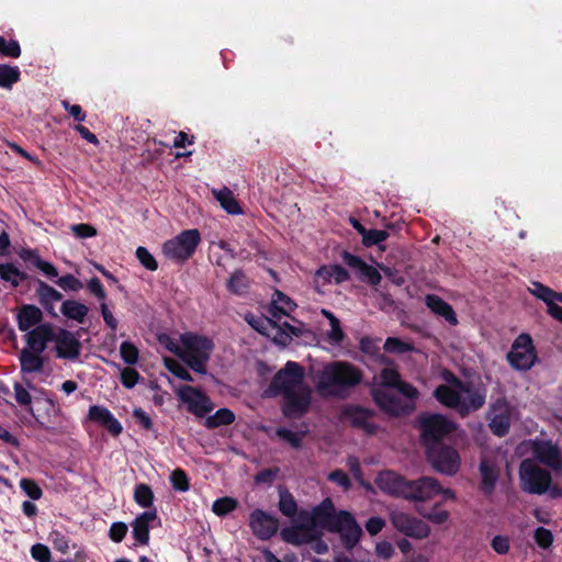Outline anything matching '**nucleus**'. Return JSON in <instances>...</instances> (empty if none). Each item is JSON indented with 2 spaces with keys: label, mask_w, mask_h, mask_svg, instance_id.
Segmentation results:
<instances>
[{
  "label": "nucleus",
  "mask_w": 562,
  "mask_h": 562,
  "mask_svg": "<svg viewBox=\"0 0 562 562\" xmlns=\"http://www.w3.org/2000/svg\"><path fill=\"white\" fill-rule=\"evenodd\" d=\"M172 487L179 492H187L190 487L189 477L182 469H176L170 474Z\"/></svg>",
  "instance_id": "51"
},
{
  "label": "nucleus",
  "mask_w": 562,
  "mask_h": 562,
  "mask_svg": "<svg viewBox=\"0 0 562 562\" xmlns=\"http://www.w3.org/2000/svg\"><path fill=\"white\" fill-rule=\"evenodd\" d=\"M56 357L67 360H77L81 351V342L74 333L59 328L54 334Z\"/></svg>",
  "instance_id": "17"
},
{
  "label": "nucleus",
  "mask_w": 562,
  "mask_h": 562,
  "mask_svg": "<svg viewBox=\"0 0 562 562\" xmlns=\"http://www.w3.org/2000/svg\"><path fill=\"white\" fill-rule=\"evenodd\" d=\"M461 393L452 386L440 384L435 389L434 397L443 406L456 409L461 417L481 409L486 402L487 390L483 383H479L476 389H470L465 397Z\"/></svg>",
  "instance_id": "4"
},
{
  "label": "nucleus",
  "mask_w": 562,
  "mask_h": 562,
  "mask_svg": "<svg viewBox=\"0 0 562 562\" xmlns=\"http://www.w3.org/2000/svg\"><path fill=\"white\" fill-rule=\"evenodd\" d=\"M60 312L64 316L78 323H83L89 308L83 303L75 300L64 301L60 306Z\"/></svg>",
  "instance_id": "36"
},
{
  "label": "nucleus",
  "mask_w": 562,
  "mask_h": 562,
  "mask_svg": "<svg viewBox=\"0 0 562 562\" xmlns=\"http://www.w3.org/2000/svg\"><path fill=\"white\" fill-rule=\"evenodd\" d=\"M396 389L406 400L414 401L419 396V391L411 383L403 381L395 366L389 360V390Z\"/></svg>",
  "instance_id": "26"
},
{
  "label": "nucleus",
  "mask_w": 562,
  "mask_h": 562,
  "mask_svg": "<svg viewBox=\"0 0 562 562\" xmlns=\"http://www.w3.org/2000/svg\"><path fill=\"white\" fill-rule=\"evenodd\" d=\"M136 257L139 260L140 265L145 267L149 271H156L158 268V263L154 256L148 251L146 247L139 246L136 249Z\"/></svg>",
  "instance_id": "55"
},
{
  "label": "nucleus",
  "mask_w": 562,
  "mask_h": 562,
  "mask_svg": "<svg viewBox=\"0 0 562 562\" xmlns=\"http://www.w3.org/2000/svg\"><path fill=\"white\" fill-rule=\"evenodd\" d=\"M166 368L177 378L187 381L192 382L193 378L190 374V372L179 362H177L173 359H165Z\"/></svg>",
  "instance_id": "53"
},
{
  "label": "nucleus",
  "mask_w": 562,
  "mask_h": 562,
  "mask_svg": "<svg viewBox=\"0 0 562 562\" xmlns=\"http://www.w3.org/2000/svg\"><path fill=\"white\" fill-rule=\"evenodd\" d=\"M20 487L30 498L34 501L40 499L42 497V488L34 480L22 479L20 481Z\"/></svg>",
  "instance_id": "57"
},
{
  "label": "nucleus",
  "mask_w": 562,
  "mask_h": 562,
  "mask_svg": "<svg viewBox=\"0 0 562 562\" xmlns=\"http://www.w3.org/2000/svg\"><path fill=\"white\" fill-rule=\"evenodd\" d=\"M520 487L533 495H543L552 483L551 473L531 460H524L519 467Z\"/></svg>",
  "instance_id": "9"
},
{
  "label": "nucleus",
  "mask_w": 562,
  "mask_h": 562,
  "mask_svg": "<svg viewBox=\"0 0 562 562\" xmlns=\"http://www.w3.org/2000/svg\"><path fill=\"white\" fill-rule=\"evenodd\" d=\"M31 555L34 560L38 562H49L50 561V551L47 546L42 543H36L31 548Z\"/></svg>",
  "instance_id": "64"
},
{
  "label": "nucleus",
  "mask_w": 562,
  "mask_h": 562,
  "mask_svg": "<svg viewBox=\"0 0 562 562\" xmlns=\"http://www.w3.org/2000/svg\"><path fill=\"white\" fill-rule=\"evenodd\" d=\"M0 56L19 58L21 56V47L15 40H5L0 36Z\"/></svg>",
  "instance_id": "49"
},
{
  "label": "nucleus",
  "mask_w": 562,
  "mask_h": 562,
  "mask_svg": "<svg viewBox=\"0 0 562 562\" xmlns=\"http://www.w3.org/2000/svg\"><path fill=\"white\" fill-rule=\"evenodd\" d=\"M300 519L299 525L281 529L280 536L284 542L299 546L310 543L317 538V535L313 533L306 521L303 518Z\"/></svg>",
  "instance_id": "22"
},
{
  "label": "nucleus",
  "mask_w": 562,
  "mask_h": 562,
  "mask_svg": "<svg viewBox=\"0 0 562 562\" xmlns=\"http://www.w3.org/2000/svg\"><path fill=\"white\" fill-rule=\"evenodd\" d=\"M226 286L231 293L235 295H244L250 288V280L243 270L238 269L231 274Z\"/></svg>",
  "instance_id": "37"
},
{
  "label": "nucleus",
  "mask_w": 562,
  "mask_h": 562,
  "mask_svg": "<svg viewBox=\"0 0 562 562\" xmlns=\"http://www.w3.org/2000/svg\"><path fill=\"white\" fill-rule=\"evenodd\" d=\"M134 499L140 507H150L154 502V493L150 486L144 483L137 484L134 490Z\"/></svg>",
  "instance_id": "45"
},
{
  "label": "nucleus",
  "mask_w": 562,
  "mask_h": 562,
  "mask_svg": "<svg viewBox=\"0 0 562 562\" xmlns=\"http://www.w3.org/2000/svg\"><path fill=\"white\" fill-rule=\"evenodd\" d=\"M419 429L423 445L426 447L441 443L457 429V425L441 414H428L419 417Z\"/></svg>",
  "instance_id": "8"
},
{
  "label": "nucleus",
  "mask_w": 562,
  "mask_h": 562,
  "mask_svg": "<svg viewBox=\"0 0 562 562\" xmlns=\"http://www.w3.org/2000/svg\"><path fill=\"white\" fill-rule=\"evenodd\" d=\"M249 527L258 539L269 540L277 533L279 520L262 509H255L249 516Z\"/></svg>",
  "instance_id": "16"
},
{
  "label": "nucleus",
  "mask_w": 562,
  "mask_h": 562,
  "mask_svg": "<svg viewBox=\"0 0 562 562\" xmlns=\"http://www.w3.org/2000/svg\"><path fill=\"white\" fill-rule=\"evenodd\" d=\"M37 403H42L43 407L37 409V413L34 411L32 406L27 408V412L32 415L34 418V425L44 430H50L53 427L50 426L53 424V417H55L59 411L56 402L52 398L46 396L41 401L38 397L36 398Z\"/></svg>",
  "instance_id": "21"
},
{
  "label": "nucleus",
  "mask_w": 562,
  "mask_h": 562,
  "mask_svg": "<svg viewBox=\"0 0 562 562\" xmlns=\"http://www.w3.org/2000/svg\"><path fill=\"white\" fill-rule=\"evenodd\" d=\"M537 459L553 470H562V460L560 450L550 442H544L536 448Z\"/></svg>",
  "instance_id": "29"
},
{
  "label": "nucleus",
  "mask_w": 562,
  "mask_h": 562,
  "mask_svg": "<svg viewBox=\"0 0 562 562\" xmlns=\"http://www.w3.org/2000/svg\"><path fill=\"white\" fill-rule=\"evenodd\" d=\"M533 539L541 549H549L553 543V533L544 527L536 528Z\"/></svg>",
  "instance_id": "56"
},
{
  "label": "nucleus",
  "mask_w": 562,
  "mask_h": 562,
  "mask_svg": "<svg viewBox=\"0 0 562 562\" xmlns=\"http://www.w3.org/2000/svg\"><path fill=\"white\" fill-rule=\"evenodd\" d=\"M530 293L537 299L543 301L547 305L554 301L555 296V291L542 284L541 282H532Z\"/></svg>",
  "instance_id": "48"
},
{
  "label": "nucleus",
  "mask_w": 562,
  "mask_h": 562,
  "mask_svg": "<svg viewBox=\"0 0 562 562\" xmlns=\"http://www.w3.org/2000/svg\"><path fill=\"white\" fill-rule=\"evenodd\" d=\"M88 418L104 427L113 437L120 436L123 431L121 423L113 416L110 409L104 406H90L88 411Z\"/></svg>",
  "instance_id": "20"
},
{
  "label": "nucleus",
  "mask_w": 562,
  "mask_h": 562,
  "mask_svg": "<svg viewBox=\"0 0 562 562\" xmlns=\"http://www.w3.org/2000/svg\"><path fill=\"white\" fill-rule=\"evenodd\" d=\"M36 295L40 303L44 308L53 316H56L54 312V302H58L63 299V294L53 286L48 285L42 280H37Z\"/></svg>",
  "instance_id": "30"
},
{
  "label": "nucleus",
  "mask_w": 562,
  "mask_h": 562,
  "mask_svg": "<svg viewBox=\"0 0 562 562\" xmlns=\"http://www.w3.org/2000/svg\"><path fill=\"white\" fill-rule=\"evenodd\" d=\"M237 506V502L231 497H222L216 499L212 505V510L217 516H224L233 512Z\"/></svg>",
  "instance_id": "52"
},
{
  "label": "nucleus",
  "mask_w": 562,
  "mask_h": 562,
  "mask_svg": "<svg viewBox=\"0 0 562 562\" xmlns=\"http://www.w3.org/2000/svg\"><path fill=\"white\" fill-rule=\"evenodd\" d=\"M506 357L509 364L516 370L527 371L531 369L537 360V353L530 335L520 334L514 340Z\"/></svg>",
  "instance_id": "12"
},
{
  "label": "nucleus",
  "mask_w": 562,
  "mask_h": 562,
  "mask_svg": "<svg viewBox=\"0 0 562 562\" xmlns=\"http://www.w3.org/2000/svg\"><path fill=\"white\" fill-rule=\"evenodd\" d=\"M481 475L480 490L484 495H492L499 477V470L487 459H482L479 465Z\"/></svg>",
  "instance_id": "24"
},
{
  "label": "nucleus",
  "mask_w": 562,
  "mask_h": 562,
  "mask_svg": "<svg viewBox=\"0 0 562 562\" xmlns=\"http://www.w3.org/2000/svg\"><path fill=\"white\" fill-rule=\"evenodd\" d=\"M245 319L247 323L258 333L261 335L270 336L268 330L270 329V326H272V321L274 318H268V317H256L254 315H246Z\"/></svg>",
  "instance_id": "50"
},
{
  "label": "nucleus",
  "mask_w": 562,
  "mask_h": 562,
  "mask_svg": "<svg viewBox=\"0 0 562 562\" xmlns=\"http://www.w3.org/2000/svg\"><path fill=\"white\" fill-rule=\"evenodd\" d=\"M311 404V391L307 386L300 391L283 395L282 413L289 418L301 417L307 412Z\"/></svg>",
  "instance_id": "18"
},
{
  "label": "nucleus",
  "mask_w": 562,
  "mask_h": 562,
  "mask_svg": "<svg viewBox=\"0 0 562 562\" xmlns=\"http://www.w3.org/2000/svg\"><path fill=\"white\" fill-rule=\"evenodd\" d=\"M381 342V339L374 340L366 337L360 340V348L372 360H375L383 364V367L380 370L379 378L375 376L374 382L372 383L371 395L375 404L382 411H386V363L384 355L380 352Z\"/></svg>",
  "instance_id": "7"
},
{
  "label": "nucleus",
  "mask_w": 562,
  "mask_h": 562,
  "mask_svg": "<svg viewBox=\"0 0 562 562\" xmlns=\"http://www.w3.org/2000/svg\"><path fill=\"white\" fill-rule=\"evenodd\" d=\"M426 457L431 467L440 473L454 475L461 465V458L458 450L445 442L428 446Z\"/></svg>",
  "instance_id": "10"
},
{
  "label": "nucleus",
  "mask_w": 562,
  "mask_h": 562,
  "mask_svg": "<svg viewBox=\"0 0 562 562\" xmlns=\"http://www.w3.org/2000/svg\"><path fill=\"white\" fill-rule=\"evenodd\" d=\"M416 408V402L400 398L389 394V417L411 415Z\"/></svg>",
  "instance_id": "35"
},
{
  "label": "nucleus",
  "mask_w": 562,
  "mask_h": 562,
  "mask_svg": "<svg viewBox=\"0 0 562 562\" xmlns=\"http://www.w3.org/2000/svg\"><path fill=\"white\" fill-rule=\"evenodd\" d=\"M270 328L276 330V334L272 338L274 344L286 347L291 342V335L285 331L282 326L278 325L276 321H272V326H270Z\"/></svg>",
  "instance_id": "60"
},
{
  "label": "nucleus",
  "mask_w": 562,
  "mask_h": 562,
  "mask_svg": "<svg viewBox=\"0 0 562 562\" xmlns=\"http://www.w3.org/2000/svg\"><path fill=\"white\" fill-rule=\"evenodd\" d=\"M235 414L229 408H220L213 415L206 417L204 426L207 429H214L221 426L233 424Z\"/></svg>",
  "instance_id": "41"
},
{
  "label": "nucleus",
  "mask_w": 562,
  "mask_h": 562,
  "mask_svg": "<svg viewBox=\"0 0 562 562\" xmlns=\"http://www.w3.org/2000/svg\"><path fill=\"white\" fill-rule=\"evenodd\" d=\"M29 348H24L20 353V366L22 373H40L44 368V359Z\"/></svg>",
  "instance_id": "33"
},
{
  "label": "nucleus",
  "mask_w": 562,
  "mask_h": 562,
  "mask_svg": "<svg viewBox=\"0 0 562 562\" xmlns=\"http://www.w3.org/2000/svg\"><path fill=\"white\" fill-rule=\"evenodd\" d=\"M417 512L434 524L440 525L448 520L449 512L440 507V503H436L432 507H427L424 503L417 505Z\"/></svg>",
  "instance_id": "39"
},
{
  "label": "nucleus",
  "mask_w": 562,
  "mask_h": 562,
  "mask_svg": "<svg viewBox=\"0 0 562 562\" xmlns=\"http://www.w3.org/2000/svg\"><path fill=\"white\" fill-rule=\"evenodd\" d=\"M426 306L436 315L441 316L450 325L458 324L457 314L452 306L436 294H427L425 297Z\"/></svg>",
  "instance_id": "27"
},
{
  "label": "nucleus",
  "mask_w": 562,
  "mask_h": 562,
  "mask_svg": "<svg viewBox=\"0 0 562 562\" xmlns=\"http://www.w3.org/2000/svg\"><path fill=\"white\" fill-rule=\"evenodd\" d=\"M200 241L199 229H186L162 244V254L177 263H183L193 256Z\"/></svg>",
  "instance_id": "6"
},
{
  "label": "nucleus",
  "mask_w": 562,
  "mask_h": 562,
  "mask_svg": "<svg viewBox=\"0 0 562 562\" xmlns=\"http://www.w3.org/2000/svg\"><path fill=\"white\" fill-rule=\"evenodd\" d=\"M14 389V397L19 405L21 406H27V408L31 406L32 403V396L27 389H25L21 383L15 382L13 385Z\"/></svg>",
  "instance_id": "61"
},
{
  "label": "nucleus",
  "mask_w": 562,
  "mask_h": 562,
  "mask_svg": "<svg viewBox=\"0 0 562 562\" xmlns=\"http://www.w3.org/2000/svg\"><path fill=\"white\" fill-rule=\"evenodd\" d=\"M414 344L411 341H405L400 338L389 337V353H406L414 351Z\"/></svg>",
  "instance_id": "54"
},
{
  "label": "nucleus",
  "mask_w": 562,
  "mask_h": 562,
  "mask_svg": "<svg viewBox=\"0 0 562 562\" xmlns=\"http://www.w3.org/2000/svg\"><path fill=\"white\" fill-rule=\"evenodd\" d=\"M300 518L306 521L317 538L322 535L321 530L339 533L341 543L347 550L352 549L362 535V529L355 517L346 510L337 513L333 501L328 497L315 506L311 513H301Z\"/></svg>",
  "instance_id": "1"
},
{
  "label": "nucleus",
  "mask_w": 562,
  "mask_h": 562,
  "mask_svg": "<svg viewBox=\"0 0 562 562\" xmlns=\"http://www.w3.org/2000/svg\"><path fill=\"white\" fill-rule=\"evenodd\" d=\"M303 380V367L296 362L288 361L285 366L274 374L269 389L273 394L285 395L305 387Z\"/></svg>",
  "instance_id": "11"
},
{
  "label": "nucleus",
  "mask_w": 562,
  "mask_h": 562,
  "mask_svg": "<svg viewBox=\"0 0 562 562\" xmlns=\"http://www.w3.org/2000/svg\"><path fill=\"white\" fill-rule=\"evenodd\" d=\"M0 278L11 283L13 288H16L22 281L27 279V274L13 263H0Z\"/></svg>",
  "instance_id": "43"
},
{
  "label": "nucleus",
  "mask_w": 562,
  "mask_h": 562,
  "mask_svg": "<svg viewBox=\"0 0 562 562\" xmlns=\"http://www.w3.org/2000/svg\"><path fill=\"white\" fill-rule=\"evenodd\" d=\"M138 379H139V373L135 369L124 368L121 371V383L126 389H133L136 385V383L138 382Z\"/></svg>",
  "instance_id": "62"
},
{
  "label": "nucleus",
  "mask_w": 562,
  "mask_h": 562,
  "mask_svg": "<svg viewBox=\"0 0 562 562\" xmlns=\"http://www.w3.org/2000/svg\"><path fill=\"white\" fill-rule=\"evenodd\" d=\"M389 495L403 497L416 503H425L437 495L442 499H454L452 490H443L439 482L430 476H422L417 480H407L404 476L389 470Z\"/></svg>",
  "instance_id": "3"
},
{
  "label": "nucleus",
  "mask_w": 562,
  "mask_h": 562,
  "mask_svg": "<svg viewBox=\"0 0 562 562\" xmlns=\"http://www.w3.org/2000/svg\"><path fill=\"white\" fill-rule=\"evenodd\" d=\"M295 307L296 304L288 295L277 290L273 294L269 313L272 318L280 321L283 315L288 316Z\"/></svg>",
  "instance_id": "31"
},
{
  "label": "nucleus",
  "mask_w": 562,
  "mask_h": 562,
  "mask_svg": "<svg viewBox=\"0 0 562 562\" xmlns=\"http://www.w3.org/2000/svg\"><path fill=\"white\" fill-rule=\"evenodd\" d=\"M213 193L216 200L220 202L221 206L228 214L237 215L243 213V210L240 209L238 202L236 201V199L233 195V192L229 189L224 188L218 191H213Z\"/></svg>",
  "instance_id": "40"
},
{
  "label": "nucleus",
  "mask_w": 562,
  "mask_h": 562,
  "mask_svg": "<svg viewBox=\"0 0 562 562\" xmlns=\"http://www.w3.org/2000/svg\"><path fill=\"white\" fill-rule=\"evenodd\" d=\"M177 395L196 417L202 418L213 409V403L200 389L181 385L177 390Z\"/></svg>",
  "instance_id": "14"
},
{
  "label": "nucleus",
  "mask_w": 562,
  "mask_h": 562,
  "mask_svg": "<svg viewBox=\"0 0 562 562\" xmlns=\"http://www.w3.org/2000/svg\"><path fill=\"white\" fill-rule=\"evenodd\" d=\"M386 238V231L367 229L362 235V243L367 247L378 245Z\"/></svg>",
  "instance_id": "59"
},
{
  "label": "nucleus",
  "mask_w": 562,
  "mask_h": 562,
  "mask_svg": "<svg viewBox=\"0 0 562 562\" xmlns=\"http://www.w3.org/2000/svg\"><path fill=\"white\" fill-rule=\"evenodd\" d=\"M488 427L493 435L504 437L509 432L512 407L505 397L497 398L487 413Z\"/></svg>",
  "instance_id": "13"
},
{
  "label": "nucleus",
  "mask_w": 562,
  "mask_h": 562,
  "mask_svg": "<svg viewBox=\"0 0 562 562\" xmlns=\"http://www.w3.org/2000/svg\"><path fill=\"white\" fill-rule=\"evenodd\" d=\"M492 549L498 554H506L510 548V541L507 536L497 535L491 541Z\"/></svg>",
  "instance_id": "63"
},
{
  "label": "nucleus",
  "mask_w": 562,
  "mask_h": 562,
  "mask_svg": "<svg viewBox=\"0 0 562 562\" xmlns=\"http://www.w3.org/2000/svg\"><path fill=\"white\" fill-rule=\"evenodd\" d=\"M181 345H183V353L181 360L184 361L194 372L206 374V362L211 358L214 349L213 341L205 337L193 333H184L180 336Z\"/></svg>",
  "instance_id": "5"
},
{
  "label": "nucleus",
  "mask_w": 562,
  "mask_h": 562,
  "mask_svg": "<svg viewBox=\"0 0 562 562\" xmlns=\"http://www.w3.org/2000/svg\"><path fill=\"white\" fill-rule=\"evenodd\" d=\"M342 417L353 427L363 428L367 432H374L375 426L369 422L371 414L359 406H347L342 409Z\"/></svg>",
  "instance_id": "28"
},
{
  "label": "nucleus",
  "mask_w": 562,
  "mask_h": 562,
  "mask_svg": "<svg viewBox=\"0 0 562 562\" xmlns=\"http://www.w3.org/2000/svg\"><path fill=\"white\" fill-rule=\"evenodd\" d=\"M279 493V510L286 517H294L297 512V504L293 495L285 486L278 487Z\"/></svg>",
  "instance_id": "38"
},
{
  "label": "nucleus",
  "mask_w": 562,
  "mask_h": 562,
  "mask_svg": "<svg viewBox=\"0 0 562 562\" xmlns=\"http://www.w3.org/2000/svg\"><path fill=\"white\" fill-rule=\"evenodd\" d=\"M362 371L347 361L325 363L314 375L315 387L322 397L347 398L362 382Z\"/></svg>",
  "instance_id": "2"
},
{
  "label": "nucleus",
  "mask_w": 562,
  "mask_h": 562,
  "mask_svg": "<svg viewBox=\"0 0 562 562\" xmlns=\"http://www.w3.org/2000/svg\"><path fill=\"white\" fill-rule=\"evenodd\" d=\"M120 355L123 361L128 366L136 364L139 359V351L137 347L131 341H123L121 344Z\"/></svg>",
  "instance_id": "47"
},
{
  "label": "nucleus",
  "mask_w": 562,
  "mask_h": 562,
  "mask_svg": "<svg viewBox=\"0 0 562 562\" xmlns=\"http://www.w3.org/2000/svg\"><path fill=\"white\" fill-rule=\"evenodd\" d=\"M390 520L396 530L411 538L425 539L430 532L427 522L405 513H393Z\"/></svg>",
  "instance_id": "15"
},
{
  "label": "nucleus",
  "mask_w": 562,
  "mask_h": 562,
  "mask_svg": "<svg viewBox=\"0 0 562 562\" xmlns=\"http://www.w3.org/2000/svg\"><path fill=\"white\" fill-rule=\"evenodd\" d=\"M20 80V70L16 66L0 64V87L10 89Z\"/></svg>",
  "instance_id": "44"
},
{
  "label": "nucleus",
  "mask_w": 562,
  "mask_h": 562,
  "mask_svg": "<svg viewBox=\"0 0 562 562\" xmlns=\"http://www.w3.org/2000/svg\"><path fill=\"white\" fill-rule=\"evenodd\" d=\"M441 376L449 384V386H452L462 393H469L470 389H476V385H474L471 381L461 380L450 370H443Z\"/></svg>",
  "instance_id": "46"
},
{
  "label": "nucleus",
  "mask_w": 562,
  "mask_h": 562,
  "mask_svg": "<svg viewBox=\"0 0 562 562\" xmlns=\"http://www.w3.org/2000/svg\"><path fill=\"white\" fill-rule=\"evenodd\" d=\"M54 334L50 324L37 325L26 334L27 348L36 353L44 352L47 342L53 341Z\"/></svg>",
  "instance_id": "23"
},
{
  "label": "nucleus",
  "mask_w": 562,
  "mask_h": 562,
  "mask_svg": "<svg viewBox=\"0 0 562 562\" xmlns=\"http://www.w3.org/2000/svg\"><path fill=\"white\" fill-rule=\"evenodd\" d=\"M316 278L323 280V282H330L334 280L335 283L340 284L348 281L350 276L344 267L339 265H331L322 266L316 271Z\"/></svg>",
  "instance_id": "34"
},
{
  "label": "nucleus",
  "mask_w": 562,
  "mask_h": 562,
  "mask_svg": "<svg viewBox=\"0 0 562 562\" xmlns=\"http://www.w3.org/2000/svg\"><path fill=\"white\" fill-rule=\"evenodd\" d=\"M276 434L280 439L288 441L295 449L300 448L302 445L301 436L288 428L280 427L276 430Z\"/></svg>",
  "instance_id": "58"
},
{
  "label": "nucleus",
  "mask_w": 562,
  "mask_h": 562,
  "mask_svg": "<svg viewBox=\"0 0 562 562\" xmlns=\"http://www.w3.org/2000/svg\"><path fill=\"white\" fill-rule=\"evenodd\" d=\"M43 319L42 311L35 305H24L18 315V326L21 331H27Z\"/></svg>",
  "instance_id": "32"
},
{
  "label": "nucleus",
  "mask_w": 562,
  "mask_h": 562,
  "mask_svg": "<svg viewBox=\"0 0 562 562\" xmlns=\"http://www.w3.org/2000/svg\"><path fill=\"white\" fill-rule=\"evenodd\" d=\"M341 259L345 265L356 271L360 281L371 285H378L380 283L382 277L379 270L366 263L360 257L344 250L341 252Z\"/></svg>",
  "instance_id": "19"
},
{
  "label": "nucleus",
  "mask_w": 562,
  "mask_h": 562,
  "mask_svg": "<svg viewBox=\"0 0 562 562\" xmlns=\"http://www.w3.org/2000/svg\"><path fill=\"white\" fill-rule=\"evenodd\" d=\"M322 314L328 319L330 330L327 333L328 341L333 345H340L346 335L340 326L339 319L327 310H322Z\"/></svg>",
  "instance_id": "42"
},
{
  "label": "nucleus",
  "mask_w": 562,
  "mask_h": 562,
  "mask_svg": "<svg viewBox=\"0 0 562 562\" xmlns=\"http://www.w3.org/2000/svg\"><path fill=\"white\" fill-rule=\"evenodd\" d=\"M157 519V510L151 509L138 515L132 522V533L135 540L146 546L149 542V522Z\"/></svg>",
  "instance_id": "25"
}]
</instances>
